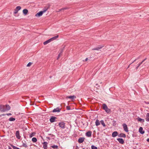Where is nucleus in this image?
I'll use <instances>...</instances> for the list:
<instances>
[{
  "label": "nucleus",
  "mask_w": 149,
  "mask_h": 149,
  "mask_svg": "<svg viewBox=\"0 0 149 149\" xmlns=\"http://www.w3.org/2000/svg\"><path fill=\"white\" fill-rule=\"evenodd\" d=\"M97 85V84L96 85Z\"/></svg>",
  "instance_id": "obj_50"
},
{
  "label": "nucleus",
  "mask_w": 149,
  "mask_h": 149,
  "mask_svg": "<svg viewBox=\"0 0 149 149\" xmlns=\"http://www.w3.org/2000/svg\"><path fill=\"white\" fill-rule=\"evenodd\" d=\"M8 149H12V148L10 146H8Z\"/></svg>",
  "instance_id": "obj_47"
},
{
  "label": "nucleus",
  "mask_w": 149,
  "mask_h": 149,
  "mask_svg": "<svg viewBox=\"0 0 149 149\" xmlns=\"http://www.w3.org/2000/svg\"><path fill=\"white\" fill-rule=\"evenodd\" d=\"M49 8V6H45L43 9L42 11L44 13H45L47 10Z\"/></svg>",
  "instance_id": "obj_15"
},
{
  "label": "nucleus",
  "mask_w": 149,
  "mask_h": 149,
  "mask_svg": "<svg viewBox=\"0 0 149 149\" xmlns=\"http://www.w3.org/2000/svg\"><path fill=\"white\" fill-rule=\"evenodd\" d=\"M15 120V118L11 117L9 118V120L10 121H12Z\"/></svg>",
  "instance_id": "obj_27"
},
{
  "label": "nucleus",
  "mask_w": 149,
  "mask_h": 149,
  "mask_svg": "<svg viewBox=\"0 0 149 149\" xmlns=\"http://www.w3.org/2000/svg\"><path fill=\"white\" fill-rule=\"evenodd\" d=\"M51 42V41L50 40V39H49L48 40H46V41H45L43 42V44L44 45H46L47 44L49 43L50 42Z\"/></svg>",
  "instance_id": "obj_24"
},
{
  "label": "nucleus",
  "mask_w": 149,
  "mask_h": 149,
  "mask_svg": "<svg viewBox=\"0 0 149 149\" xmlns=\"http://www.w3.org/2000/svg\"><path fill=\"white\" fill-rule=\"evenodd\" d=\"M103 47V46H99L97 47L94 48L93 49H92L93 50H98L102 48Z\"/></svg>",
  "instance_id": "obj_20"
},
{
  "label": "nucleus",
  "mask_w": 149,
  "mask_h": 149,
  "mask_svg": "<svg viewBox=\"0 0 149 149\" xmlns=\"http://www.w3.org/2000/svg\"><path fill=\"white\" fill-rule=\"evenodd\" d=\"M76 98V97L75 95H72L70 96H67L66 97V98H69L71 100H73L74 99Z\"/></svg>",
  "instance_id": "obj_13"
},
{
  "label": "nucleus",
  "mask_w": 149,
  "mask_h": 149,
  "mask_svg": "<svg viewBox=\"0 0 149 149\" xmlns=\"http://www.w3.org/2000/svg\"><path fill=\"white\" fill-rule=\"evenodd\" d=\"M82 149H85L84 148H83Z\"/></svg>",
  "instance_id": "obj_51"
},
{
  "label": "nucleus",
  "mask_w": 149,
  "mask_h": 149,
  "mask_svg": "<svg viewBox=\"0 0 149 149\" xmlns=\"http://www.w3.org/2000/svg\"><path fill=\"white\" fill-rule=\"evenodd\" d=\"M6 115H7V116H9L11 115L12 114L11 113H6Z\"/></svg>",
  "instance_id": "obj_41"
},
{
  "label": "nucleus",
  "mask_w": 149,
  "mask_h": 149,
  "mask_svg": "<svg viewBox=\"0 0 149 149\" xmlns=\"http://www.w3.org/2000/svg\"><path fill=\"white\" fill-rule=\"evenodd\" d=\"M118 137H123L125 138L126 137V135L125 134H123V133H120L118 135Z\"/></svg>",
  "instance_id": "obj_19"
},
{
  "label": "nucleus",
  "mask_w": 149,
  "mask_h": 149,
  "mask_svg": "<svg viewBox=\"0 0 149 149\" xmlns=\"http://www.w3.org/2000/svg\"><path fill=\"white\" fill-rule=\"evenodd\" d=\"M69 9V8L67 7H65L61 9V10L62 11V10H66V9Z\"/></svg>",
  "instance_id": "obj_34"
},
{
  "label": "nucleus",
  "mask_w": 149,
  "mask_h": 149,
  "mask_svg": "<svg viewBox=\"0 0 149 149\" xmlns=\"http://www.w3.org/2000/svg\"><path fill=\"white\" fill-rule=\"evenodd\" d=\"M51 147L54 149H57L58 148V146H57L54 145L51 146Z\"/></svg>",
  "instance_id": "obj_30"
},
{
  "label": "nucleus",
  "mask_w": 149,
  "mask_h": 149,
  "mask_svg": "<svg viewBox=\"0 0 149 149\" xmlns=\"http://www.w3.org/2000/svg\"><path fill=\"white\" fill-rule=\"evenodd\" d=\"M95 123L96 125L97 126L100 124V121L98 119L96 120Z\"/></svg>",
  "instance_id": "obj_25"
},
{
  "label": "nucleus",
  "mask_w": 149,
  "mask_h": 149,
  "mask_svg": "<svg viewBox=\"0 0 149 149\" xmlns=\"http://www.w3.org/2000/svg\"><path fill=\"white\" fill-rule=\"evenodd\" d=\"M147 58H146L145 59H144L141 62L142 63L146 60Z\"/></svg>",
  "instance_id": "obj_42"
},
{
  "label": "nucleus",
  "mask_w": 149,
  "mask_h": 149,
  "mask_svg": "<svg viewBox=\"0 0 149 149\" xmlns=\"http://www.w3.org/2000/svg\"><path fill=\"white\" fill-rule=\"evenodd\" d=\"M117 140L120 144H123L124 143V141L122 138H118L117 139Z\"/></svg>",
  "instance_id": "obj_7"
},
{
  "label": "nucleus",
  "mask_w": 149,
  "mask_h": 149,
  "mask_svg": "<svg viewBox=\"0 0 149 149\" xmlns=\"http://www.w3.org/2000/svg\"><path fill=\"white\" fill-rule=\"evenodd\" d=\"M118 133L116 131H114L113 132L112 134V136L113 137H115L118 135Z\"/></svg>",
  "instance_id": "obj_14"
},
{
  "label": "nucleus",
  "mask_w": 149,
  "mask_h": 149,
  "mask_svg": "<svg viewBox=\"0 0 149 149\" xmlns=\"http://www.w3.org/2000/svg\"><path fill=\"white\" fill-rule=\"evenodd\" d=\"M18 11L16 10V9H15L14 13V14H16L17 13Z\"/></svg>",
  "instance_id": "obj_39"
},
{
  "label": "nucleus",
  "mask_w": 149,
  "mask_h": 149,
  "mask_svg": "<svg viewBox=\"0 0 149 149\" xmlns=\"http://www.w3.org/2000/svg\"><path fill=\"white\" fill-rule=\"evenodd\" d=\"M61 9L59 10L57 12H59L61 11Z\"/></svg>",
  "instance_id": "obj_46"
},
{
  "label": "nucleus",
  "mask_w": 149,
  "mask_h": 149,
  "mask_svg": "<svg viewBox=\"0 0 149 149\" xmlns=\"http://www.w3.org/2000/svg\"><path fill=\"white\" fill-rule=\"evenodd\" d=\"M6 115V114H2L1 115V116H5Z\"/></svg>",
  "instance_id": "obj_44"
},
{
  "label": "nucleus",
  "mask_w": 149,
  "mask_h": 149,
  "mask_svg": "<svg viewBox=\"0 0 149 149\" xmlns=\"http://www.w3.org/2000/svg\"><path fill=\"white\" fill-rule=\"evenodd\" d=\"M44 13L42 11H40L37 13L36 15L35 16L37 17H40L42 16V14Z\"/></svg>",
  "instance_id": "obj_5"
},
{
  "label": "nucleus",
  "mask_w": 149,
  "mask_h": 149,
  "mask_svg": "<svg viewBox=\"0 0 149 149\" xmlns=\"http://www.w3.org/2000/svg\"><path fill=\"white\" fill-rule=\"evenodd\" d=\"M32 141L33 142L35 143L37 141V140L36 138L33 137L32 138Z\"/></svg>",
  "instance_id": "obj_29"
},
{
  "label": "nucleus",
  "mask_w": 149,
  "mask_h": 149,
  "mask_svg": "<svg viewBox=\"0 0 149 149\" xmlns=\"http://www.w3.org/2000/svg\"><path fill=\"white\" fill-rule=\"evenodd\" d=\"M22 146L23 147H24L25 148H26L27 147V146L26 145V144L24 143H23L22 144Z\"/></svg>",
  "instance_id": "obj_36"
},
{
  "label": "nucleus",
  "mask_w": 149,
  "mask_h": 149,
  "mask_svg": "<svg viewBox=\"0 0 149 149\" xmlns=\"http://www.w3.org/2000/svg\"><path fill=\"white\" fill-rule=\"evenodd\" d=\"M58 35H57L55 36H54L50 39H49L51 41H53L54 40H55L56 39V38H58Z\"/></svg>",
  "instance_id": "obj_16"
},
{
  "label": "nucleus",
  "mask_w": 149,
  "mask_h": 149,
  "mask_svg": "<svg viewBox=\"0 0 149 149\" xmlns=\"http://www.w3.org/2000/svg\"><path fill=\"white\" fill-rule=\"evenodd\" d=\"M66 109L67 110H70V107L69 106H67L66 107Z\"/></svg>",
  "instance_id": "obj_38"
},
{
  "label": "nucleus",
  "mask_w": 149,
  "mask_h": 149,
  "mask_svg": "<svg viewBox=\"0 0 149 149\" xmlns=\"http://www.w3.org/2000/svg\"><path fill=\"white\" fill-rule=\"evenodd\" d=\"M36 133L34 132H32L29 135V137L30 138H31L33 136H35Z\"/></svg>",
  "instance_id": "obj_26"
},
{
  "label": "nucleus",
  "mask_w": 149,
  "mask_h": 149,
  "mask_svg": "<svg viewBox=\"0 0 149 149\" xmlns=\"http://www.w3.org/2000/svg\"><path fill=\"white\" fill-rule=\"evenodd\" d=\"M148 142H149V138L147 140H146Z\"/></svg>",
  "instance_id": "obj_45"
},
{
  "label": "nucleus",
  "mask_w": 149,
  "mask_h": 149,
  "mask_svg": "<svg viewBox=\"0 0 149 149\" xmlns=\"http://www.w3.org/2000/svg\"><path fill=\"white\" fill-rule=\"evenodd\" d=\"M142 64V63L141 62L139 63L138 65L136 67V69H137Z\"/></svg>",
  "instance_id": "obj_35"
},
{
  "label": "nucleus",
  "mask_w": 149,
  "mask_h": 149,
  "mask_svg": "<svg viewBox=\"0 0 149 149\" xmlns=\"http://www.w3.org/2000/svg\"><path fill=\"white\" fill-rule=\"evenodd\" d=\"M23 14L24 15H26L27 14V13L28 12V10L26 9H24L23 10Z\"/></svg>",
  "instance_id": "obj_23"
},
{
  "label": "nucleus",
  "mask_w": 149,
  "mask_h": 149,
  "mask_svg": "<svg viewBox=\"0 0 149 149\" xmlns=\"http://www.w3.org/2000/svg\"><path fill=\"white\" fill-rule=\"evenodd\" d=\"M10 107L8 104L5 105H0V111L1 112H4L10 110Z\"/></svg>",
  "instance_id": "obj_1"
},
{
  "label": "nucleus",
  "mask_w": 149,
  "mask_h": 149,
  "mask_svg": "<svg viewBox=\"0 0 149 149\" xmlns=\"http://www.w3.org/2000/svg\"><path fill=\"white\" fill-rule=\"evenodd\" d=\"M131 64H131H130V65L128 66V67H127V68H128L129 67L130 65Z\"/></svg>",
  "instance_id": "obj_49"
},
{
  "label": "nucleus",
  "mask_w": 149,
  "mask_h": 149,
  "mask_svg": "<svg viewBox=\"0 0 149 149\" xmlns=\"http://www.w3.org/2000/svg\"><path fill=\"white\" fill-rule=\"evenodd\" d=\"M15 134L17 138L18 139H20L21 138V136H20L19 131H17L16 132Z\"/></svg>",
  "instance_id": "obj_10"
},
{
  "label": "nucleus",
  "mask_w": 149,
  "mask_h": 149,
  "mask_svg": "<svg viewBox=\"0 0 149 149\" xmlns=\"http://www.w3.org/2000/svg\"><path fill=\"white\" fill-rule=\"evenodd\" d=\"M91 148L92 149H97V147L94 145H92L91 146Z\"/></svg>",
  "instance_id": "obj_33"
},
{
  "label": "nucleus",
  "mask_w": 149,
  "mask_h": 149,
  "mask_svg": "<svg viewBox=\"0 0 149 149\" xmlns=\"http://www.w3.org/2000/svg\"><path fill=\"white\" fill-rule=\"evenodd\" d=\"M103 109L107 113H109L111 111V110L109 109L106 104H104L102 105Z\"/></svg>",
  "instance_id": "obj_2"
},
{
  "label": "nucleus",
  "mask_w": 149,
  "mask_h": 149,
  "mask_svg": "<svg viewBox=\"0 0 149 149\" xmlns=\"http://www.w3.org/2000/svg\"><path fill=\"white\" fill-rule=\"evenodd\" d=\"M100 123L101 124L104 126V127H105L106 125L104 123V121L103 120H101L100 121Z\"/></svg>",
  "instance_id": "obj_31"
},
{
  "label": "nucleus",
  "mask_w": 149,
  "mask_h": 149,
  "mask_svg": "<svg viewBox=\"0 0 149 149\" xmlns=\"http://www.w3.org/2000/svg\"><path fill=\"white\" fill-rule=\"evenodd\" d=\"M86 135L87 136L90 137L91 136L92 132L91 131H89L86 133Z\"/></svg>",
  "instance_id": "obj_12"
},
{
  "label": "nucleus",
  "mask_w": 149,
  "mask_h": 149,
  "mask_svg": "<svg viewBox=\"0 0 149 149\" xmlns=\"http://www.w3.org/2000/svg\"><path fill=\"white\" fill-rule=\"evenodd\" d=\"M65 123L63 122H61L59 123L58 125L59 127L62 129H64L65 127Z\"/></svg>",
  "instance_id": "obj_3"
},
{
  "label": "nucleus",
  "mask_w": 149,
  "mask_h": 149,
  "mask_svg": "<svg viewBox=\"0 0 149 149\" xmlns=\"http://www.w3.org/2000/svg\"><path fill=\"white\" fill-rule=\"evenodd\" d=\"M10 145L14 149H20L18 148H17V147L13 146V145H12V144H10Z\"/></svg>",
  "instance_id": "obj_28"
},
{
  "label": "nucleus",
  "mask_w": 149,
  "mask_h": 149,
  "mask_svg": "<svg viewBox=\"0 0 149 149\" xmlns=\"http://www.w3.org/2000/svg\"><path fill=\"white\" fill-rule=\"evenodd\" d=\"M137 60V59H136L135 60H134L131 63V64L132 63H134V62H135L136 60Z\"/></svg>",
  "instance_id": "obj_43"
},
{
  "label": "nucleus",
  "mask_w": 149,
  "mask_h": 149,
  "mask_svg": "<svg viewBox=\"0 0 149 149\" xmlns=\"http://www.w3.org/2000/svg\"><path fill=\"white\" fill-rule=\"evenodd\" d=\"M84 137H81L79 138L78 140L79 143H81L83 142L84 141Z\"/></svg>",
  "instance_id": "obj_11"
},
{
  "label": "nucleus",
  "mask_w": 149,
  "mask_h": 149,
  "mask_svg": "<svg viewBox=\"0 0 149 149\" xmlns=\"http://www.w3.org/2000/svg\"><path fill=\"white\" fill-rule=\"evenodd\" d=\"M31 64H32V63H31V62H29L28 64L27 65V67H29L31 65Z\"/></svg>",
  "instance_id": "obj_37"
},
{
  "label": "nucleus",
  "mask_w": 149,
  "mask_h": 149,
  "mask_svg": "<svg viewBox=\"0 0 149 149\" xmlns=\"http://www.w3.org/2000/svg\"><path fill=\"white\" fill-rule=\"evenodd\" d=\"M139 132L141 134H143L144 133V131H143V128L141 127H140L139 129Z\"/></svg>",
  "instance_id": "obj_18"
},
{
  "label": "nucleus",
  "mask_w": 149,
  "mask_h": 149,
  "mask_svg": "<svg viewBox=\"0 0 149 149\" xmlns=\"http://www.w3.org/2000/svg\"><path fill=\"white\" fill-rule=\"evenodd\" d=\"M88 60V58H86L85 59V60H83V61L84 62L86 61H87Z\"/></svg>",
  "instance_id": "obj_40"
},
{
  "label": "nucleus",
  "mask_w": 149,
  "mask_h": 149,
  "mask_svg": "<svg viewBox=\"0 0 149 149\" xmlns=\"http://www.w3.org/2000/svg\"><path fill=\"white\" fill-rule=\"evenodd\" d=\"M43 148L45 149H46L47 148V143L46 142H45L43 143Z\"/></svg>",
  "instance_id": "obj_17"
},
{
  "label": "nucleus",
  "mask_w": 149,
  "mask_h": 149,
  "mask_svg": "<svg viewBox=\"0 0 149 149\" xmlns=\"http://www.w3.org/2000/svg\"><path fill=\"white\" fill-rule=\"evenodd\" d=\"M61 110V109H60L58 107H57L56 109H54L53 110L52 112H59Z\"/></svg>",
  "instance_id": "obj_8"
},
{
  "label": "nucleus",
  "mask_w": 149,
  "mask_h": 149,
  "mask_svg": "<svg viewBox=\"0 0 149 149\" xmlns=\"http://www.w3.org/2000/svg\"><path fill=\"white\" fill-rule=\"evenodd\" d=\"M140 57V56H139V57H138V58H136V59H137V60L139 59V58Z\"/></svg>",
  "instance_id": "obj_48"
},
{
  "label": "nucleus",
  "mask_w": 149,
  "mask_h": 149,
  "mask_svg": "<svg viewBox=\"0 0 149 149\" xmlns=\"http://www.w3.org/2000/svg\"><path fill=\"white\" fill-rule=\"evenodd\" d=\"M21 9V7L20 6H17L16 7L15 9L18 11L20 10Z\"/></svg>",
  "instance_id": "obj_32"
},
{
  "label": "nucleus",
  "mask_w": 149,
  "mask_h": 149,
  "mask_svg": "<svg viewBox=\"0 0 149 149\" xmlns=\"http://www.w3.org/2000/svg\"><path fill=\"white\" fill-rule=\"evenodd\" d=\"M146 120L147 121H149V113H147L146 114Z\"/></svg>",
  "instance_id": "obj_22"
},
{
  "label": "nucleus",
  "mask_w": 149,
  "mask_h": 149,
  "mask_svg": "<svg viewBox=\"0 0 149 149\" xmlns=\"http://www.w3.org/2000/svg\"><path fill=\"white\" fill-rule=\"evenodd\" d=\"M64 48V47L63 48H61L60 50V53H59V54H58V57L57 58V59H58V58H59V57L61 56V53H62V52H63V49Z\"/></svg>",
  "instance_id": "obj_9"
},
{
  "label": "nucleus",
  "mask_w": 149,
  "mask_h": 149,
  "mask_svg": "<svg viewBox=\"0 0 149 149\" xmlns=\"http://www.w3.org/2000/svg\"><path fill=\"white\" fill-rule=\"evenodd\" d=\"M56 118L54 116H52L50 119V122L52 123L55 121V119Z\"/></svg>",
  "instance_id": "obj_6"
},
{
  "label": "nucleus",
  "mask_w": 149,
  "mask_h": 149,
  "mask_svg": "<svg viewBox=\"0 0 149 149\" xmlns=\"http://www.w3.org/2000/svg\"><path fill=\"white\" fill-rule=\"evenodd\" d=\"M123 126L124 130L126 132H128V130L127 125L125 123H123Z\"/></svg>",
  "instance_id": "obj_4"
},
{
  "label": "nucleus",
  "mask_w": 149,
  "mask_h": 149,
  "mask_svg": "<svg viewBox=\"0 0 149 149\" xmlns=\"http://www.w3.org/2000/svg\"><path fill=\"white\" fill-rule=\"evenodd\" d=\"M137 120L138 121L141 122L142 123H143L144 122V120L143 119H141V118L139 117H138L137 118Z\"/></svg>",
  "instance_id": "obj_21"
}]
</instances>
